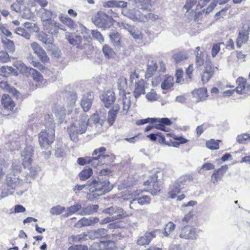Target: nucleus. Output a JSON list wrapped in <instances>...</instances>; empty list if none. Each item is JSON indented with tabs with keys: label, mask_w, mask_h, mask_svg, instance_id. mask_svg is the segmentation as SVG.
<instances>
[{
	"label": "nucleus",
	"mask_w": 250,
	"mask_h": 250,
	"mask_svg": "<svg viewBox=\"0 0 250 250\" xmlns=\"http://www.w3.org/2000/svg\"><path fill=\"white\" fill-rule=\"evenodd\" d=\"M79 120L73 123L68 128V131L71 140L73 142L78 141V135L84 133L87 130L88 124V116L85 113H81Z\"/></svg>",
	"instance_id": "obj_1"
},
{
	"label": "nucleus",
	"mask_w": 250,
	"mask_h": 250,
	"mask_svg": "<svg viewBox=\"0 0 250 250\" xmlns=\"http://www.w3.org/2000/svg\"><path fill=\"white\" fill-rule=\"evenodd\" d=\"M7 188L4 189L1 193V196L4 198L9 195L14 194L15 190L20 188L23 184L22 182L16 177L15 173L9 172L6 176Z\"/></svg>",
	"instance_id": "obj_2"
},
{
	"label": "nucleus",
	"mask_w": 250,
	"mask_h": 250,
	"mask_svg": "<svg viewBox=\"0 0 250 250\" xmlns=\"http://www.w3.org/2000/svg\"><path fill=\"white\" fill-rule=\"evenodd\" d=\"M90 189L91 192L102 191L101 195L104 194L110 191L112 188V185H110L107 179H91L90 180Z\"/></svg>",
	"instance_id": "obj_3"
},
{
	"label": "nucleus",
	"mask_w": 250,
	"mask_h": 250,
	"mask_svg": "<svg viewBox=\"0 0 250 250\" xmlns=\"http://www.w3.org/2000/svg\"><path fill=\"white\" fill-rule=\"evenodd\" d=\"M148 123H153L155 128L165 131L166 125H170L172 124V122L167 118H147L139 120L136 124L137 125H142Z\"/></svg>",
	"instance_id": "obj_4"
},
{
	"label": "nucleus",
	"mask_w": 250,
	"mask_h": 250,
	"mask_svg": "<svg viewBox=\"0 0 250 250\" xmlns=\"http://www.w3.org/2000/svg\"><path fill=\"white\" fill-rule=\"evenodd\" d=\"M130 82L132 84H134L133 94L136 99L139 97L142 94H145V81L143 78H140L136 72L131 73Z\"/></svg>",
	"instance_id": "obj_5"
},
{
	"label": "nucleus",
	"mask_w": 250,
	"mask_h": 250,
	"mask_svg": "<svg viewBox=\"0 0 250 250\" xmlns=\"http://www.w3.org/2000/svg\"><path fill=\"white\" fill-rule=\"evenodd\" d=\"M55 139V130L51 127L47 130H43L39 134V141L42 148H47L52 144Z\"/></svg>",
	"instance_id": "obj_6"
},
{
	"label": "nucleus",
	"mask_w": 250,
	"mask_h": 250,
	"mask_svg": "<svg viewBox=\"0 0 250 250\" xmlns=\"http://www.w3.org/2000/svg\"><path fill=\"white\" fill-rule=\"evenodd\" d=\"M122 14L132 20L134 21L146 22L147 21V18L145 15L142 14L138 9H128L124 8L122 10Z\"/></svg>",
	"instance_id": "obj_7"
},
{
	"label": "nucleus",
	"mask_w": 250,
	"mask_h": 250,
	"mask_svg": "<svg viewBox=\"0 0 250 250\" xmlns=\"http://www.w3.org/2000/svg\"><path fill=\"white\" fill-rule=\"evenodd\" d=\"M108 19V17L107 15L102 12H98L97 14L92 18V21L97 27L105 29L110 27Z\"/></svg>",
	"instance_id": "obj_8"
},
{
	"label": "nucleus",
	"mask_w": 250,
	"mask_h": 250,
	"mask_svg": "<svg viewBox=\"0 0 250 250\" xmlns=\"http://www.w3.org/2000/svg\"><path fill=\"white\" fill-rule=\"evenodd\" d=\"M104 213L109 214L114 221L121 219L126 216V212L121 208L112 206L103 210Z\"/></svg>",
	"instance_id": "obj_9"
},
{
	"label": "nucleus",
	"mask_w": 250,
	"mask_h": 250,
	"mask_svg": "<svg viewBox=\"0 0 250 250\" xmlns=\"http://www.w3.org/2000/svg\"><path fill=\"white\" fill-rule=\"evenodd\" d=\"M34 155V149L31 146H27L21 152V156L22 158V165L24 167H29L32 162Z\"/></svg>",
	"instance_id": "obj_10"
},
{
	"label": "nucleus",
	"mask_w": 250,
	"mask_h": 250,
	"mask_svg": "<svg viewBox=\"0 0 250 250\" xmlns=\"http://www.w3.org/2000/svg\"><path fill=\"white\" fill-rule=\"evenodd\" d=\"M66 39L70 44L76 48L83 50L85 48V43H83V38L81 36L76 35L72 33L66 35Z\"/></svg>",
	"instance_id": "obj_11"
},
{
	"label": "nucleus",
	"mask_w": 250,
	"mask_h": 250,
	"mask_svg": "<svg viewBox=\"0 0 250 250\" xmlns=\"http://www.w3.org/2000/svg\"><path fill=\"white\" fill-rule=\"evenodd\" d=\"M31 47L42 62L44 63L48 62L49 58L46 53L38 43L33 42L31 44Z\"/></svg>",
	"instance_id": "obj_12"
},
{
	"label": "nucleus",
	"mask_w": 250,
	"mask_h": 250,
	"mask_svg": "<svg viewBox=\"0 0 250 250\" xmlns=\"http://www.w3.org/2000/svg\"><path fill=\"white\" fill-rule=\"evenodd\" d=\"M144 185H149L152 187V194L155 195L158 193L161 190V186L162 182L159 180H157V176L154 175L152 177L150 178L149 180L145 181L144 184Z\"/></svg>",
	"instance_id": "obj_13"
},
{
	"label": "nucleus",
	"mask_w": 250,
	"mask_h": 250,
	"mask_svg": "<svg viewBox=\"0 0 250 250\" xmlns=\"http://www.w3.org/2000/svg\"><path fill=\"white\" fill-rule=\"evenodd\" d=\"M158 231V230L156 229L151 232H146L144 236L139 237L137 240V244L141 246L148 245L151 240L156 237V233Z\"/></svg>",
	"instance_id": "obj_14"
},
{
	"label": "nucleus",
	"mask_w": 250,
	"mask_h": 250,
	"mask_svg": "<svg viewBox=\"0 0 250 250\" xmlns=\"http://www.w3.org/2000/svg\"><path fill=\"white\" fill-rule=\"evenodd\" d=\"M197 233L194 229L190 227H184L181 230L180 237L186 239H195L197 238Z\"/></svg>",
	"instance_id": "obj_15"
},
{
	"label": "nucleus",
	"mask_w": 250,
	"mask_h": 250,
	"mask_svg": "<svg viewBox=\"0 0 250 250\" xmlns=\"http://www.w3.org/2000/svg\"><path fill=\"white\" fill-rule=\"evenodd\" d=\"M236 83H238V86L236 87L235 90L237 93L242 94L247 90H250V84L247 83L244 78L239 77L236 80Z\"/></svg>",
	"instance_id": "obj_16"
},
{
	"label": "nucleus",
	"mask_w": 250,
	"mask_h": 250,
	"mask_svg": "<svg viewBox=\"0 0 250 250\" xmlns=\"http://www.w3.org/2000/svg\"><path fill=\"white\" fill-rule=\"evenodd\" d=\"M99 222L100 220L97 217H90L87 218L83 217L75 224V226L77 228H82L83 227L93 226Z\"/></svg>",
	"instance_id": "obj_17"
},
{
	"label": "nucleus",
	"mask_w": 250,
	"mask_h": 250,
	"mask_svg": "<svg viewBox=\"0 0 250 250\" xmlns=\"http://www.w3.org/2000/svg\"><path fill=\"white\" fill-rule=\"evenodd\" d=\"M101 99L105 107L109 108L115 102L116 97L114 92L112 91L109 90L103 94L101 96Z\"/></svg>",
	"instance_id": "obj_18"
},
{
	"label": "nucleus",
	"mask_w": 250,
	"mask_h": 250,
	"mask_svg": "<svg viewBox=\"0 0 250 250\" xmlns=\"http://www.w3.org/2000/svg\"><path fill=\"white\" fill-rule=\"evenodd\" d=\"M1 102L3 107L8 111H10L12 112H14L15 111V104L11 98L8 95H3L1 98Z\"/></svg>",
	"instance_id": "obj_19"
},
{
	"label": "nucleus",
	"mask_w": 250,
	"mask_h": 250,
	"mask_svg": "<svg viewBox=\"0 0 250 250\" xmlns=\"http://www.w3.org/2000/svg\"><path fill=\"white\" fill-rule=\"evenodd\" d=\"M93 100V96L90 93H87L83 96L81 105L84 112L88 111L91 107Z\"/></svg>",
	"instance_id": "obj_20"
},
{
	"label": "nucleus",
	"mask_w": 250,
	"mask_h": 250,
	"mask_svg": "<svg viewBox=\"0 0 250 250\" xmlns=\"http://www.w3.org/2000/svg\"><path fill=\"white\" fill-rule=\"evenodd\" d=\"M88 237L90 239H98L107 237L109 238L107 233V230L105 229H94L88 232Z\"/></svg>",
	"instance_id": "obj_21"
},
{
	"label": "nucleus",
	"mask_w": 250,
	"mask_h": 250,
	"mask_svg": "<svg viewBox=\"0 0 250 250\" xmlns=\"http://www.w3.org/2000/svg\"><path fill=\"white\" fill-rule=\"evenodd\" d=\"M207 88H200L193 91L192 94L193 97L196 99V102L205 101L208 97Z\"/></svg>",
	"instance_id": "obj_22"
},
{
	"label": "nucleus",
	"mask_w": 250,
	"mask_h": 250,
	"mask_svg": "<svg viewBox=\"0 0 250 250\" xmlns=\"http://www.w3.org/2000/svg\"><path fill=\"white\" fill-rule=\"evenodd\" d=\"M52 111L56 117L62 122L66 115V110L64 107L61 104H55L52 108Z\"/></svg>",
	"instance_id": "obj_23"
},
{
	"label": "nucleus",
	"mask_w": 250,
	"mask_h": 250,
	"mask_svg": "<svg viewBox=\"0 0 250 250\" xmlns=\"http://www.w3.org/2000/svg\"><path fill=\"white\" fill-rule=\"evenodd\" d=\"M250 29H243L240 31L237 39V46L240 48L243 43H246L249 39V35L250 34Z\"/></svg>",
	"instance_id": "obj_24"
},
{
	"label": "nucleus",
	"mask_w": 250,
	"mask_h": 250,
	"mask_svg": "<svg viewBox=\"0 0 250 250\" xmlns=\"http://www.w3.org/2000/svg\"><path fill=\"white\" fill-rule=\"evenodd\" d=\"M137 183V178L134 176H130L125 180L123 182L119 184L118 188L119 190H122L127 188H130L136 185Z\"/></svg>",
	"instance_id": "obj_25"
},
{
	"label": "nucleus",
	"mask_w": 250,
	"mask_h": 250,
	"mask_svg": "<svg viewBox=\"0 0 250 250\" xmlns=\"http://www.w3.org/2000/svg\"><path fill=\"white\" fill-rule=\"evenodd\" d=\"M228 167L227 165L223 166L221 167L217 170H215L214 172L211 175V181L213 183L218 182V181L220 180L225 172L227 171Z\"/></svg>",
	"instance_id": "obj_26"
},
{
	"label": "nucleus",
	"mask_w": 250,
	"mask_h": 250,
	"mask_svg": "<svg viewBox=\"0 0 250 250\" xmlns=\"http://www.w3.org/2000/svg\"><path fill=\"white\" fill-rule=\"evenodd\" d=\"M120 109V105L115 104L108 111L107 122L110 125H112L114 123Z\"/></svg>",
	"instance_id": "obj_27"
},
{
	"label": "nucleus",
	"mask_w": 250,
	"mask_h": 250,
	"mask_svg": "<svg viewBox=\"0 0 250 250\" xmlns=\"http://www.w3.org/2000/svg\"><path fill=\"white\" fill-rule=\"evenodd\" d=\"M1 43L5 51L9 53H13L15 50V45L13 41L6 38L5 37H2Z\"/></svg>",
	"instance_id": "obj_28"
},
{
	"label": "nucleus",
	"mask_w": 250,
	"mask_h": 250,
	"mask_svg": "<svg viewBox=\"0 0 250 250\" xmlns=\"http://www.w3.org/2000/svg\"><path fill=\"white\" fill-rule=\"evenodd\" d=\"M127 2L124 1L116 0H109L104 4L105 7H123L125 8L127 6Z\"/></svg>",
	"instance_id": "obj_29"
},
{
	"label": "nucleus",
	"mask_w": 250,
	"mask_h": 250,
	"mask_svg": "<svg viewBox=\"0 0 250 250\" xmlns=\"http://www.w3.org/2000/svg\"><path fill=\"white\" fill-rule=\"evenodd\" d=\"M10 74H13L14 75H18V72L16 69L11 66H2L0 68V77H7Z\"/></svg>",
	"instance_id": "obj_30"
},
{
	"label": "nucleus",
	"mask_w": 250,
	"mask_h": 250,
	"mask_svg": "<svg viewBox=\"0 0 250 250\" xmlns=\"http://www.w3.org/2000/svg\"><path fill=\"white\" fill-rule=\"evenodd\" d=\"M99 208L98 205H91L82 208L79 214L81 215H90L96 212Z\"/></svg>",
	"instance_id": "obj_31"
},
{
	"label": "nucleus",
	"mask_w": 250,
	"mask_h": 250,
	"mask_svg": "<svg viewBox=\"0 0 250 250\" xmlns=\"http://www.w3.org/2000/svg\"><path fill=\"white\" fill-rule=\"evenodd\" d=\"M157 69V65L153 61L148 62L147 64V69L145 73L146 78L151 77Z\"/></svg>",
	"instance_id": "obj_32"
},
{
	"label": "nucleus",
	"mask_w": 250,
	"mask_h": 250,
	"mask_svg": "<svg viewBox=\"0 0 250 250\" xmlns=\"http://www.w3.org/2000/svg\"><path fill=\"white\" fill-rule=\"evenodd\" d=\"M82 208V206L80 204H77L73 206H71L70 207H67L66 209L65 208V213L63 214L62 216L64 217H68L75 213L77 212L78 211L80 210Z\"/></svg>",
	"instance_id": "obj_33"
},
{
	"label": "nucleus",
	"mask_w": 250,
	"mask_h": 250,
	"mask_svg": "<svg viewBox=\"0 0 250 250\" xmlns=\"http://www.w3.org/2000/svg\"><path fill=\"white\" fill-rule=\"evenodd\" d=\"M25 68L29 74L32 75L34 80L38 82H42L43 80V77L39 72L30 67L25 66Z\"/></svg>",
	"instance_id": "obj_34"
},
{
	"label": "nucleus",
	"mask_w": 250,
	"mask_h": 250,
	"mask_svg": "<svg viewBox=\"0 0 250 250\" xmlns=\"http://www.w3.org/2000/svg\"><path fill=\"white\" fill-rule=\"evenodd\" d=\"M92 174V169L89 167H85L79 173V177L81 181H85L90 178Z\"/></svg>",
	"instance_id": "obj_35"
},
{
	"label": "nucleus",
	"mask_w": 250,
	"mask_h": 250,
	"mask_svg": "<svg viewBox=\"0 0 250 250\" xmlns=\"http://www.w3.org/2000/svg\"><path fill=\"white\" fill-rule=\"evenodd\" d=\"M193 180V178L190 175H185L181 176L175 182L180 187L183 188V186L188 184Z\"/></svg>",
	"instance_id": "obj_36"
},
{
	"label": "nucleus",
	"mask_w": 250,
	"mask_h": 250,
	"mask_svg": "<svg viewBox=\"0 0 250 250\" xmlns=\"http://www.w3.org/2000/svg\"><path fill=\"white\" fill-rule=\"evenodd\" d=\"M102 50L105 58L106 59L113 58L115 56V52L108 45H104Z\"/></svg>",
	"instance_id": "obj_37"
},
{
	"label": "nucleus",
	"mask_w": 250,
	"mask_h": 250,
	"mask_svg": "<svg viewBox=\"0 0 250 250\" xmlns=\"http://www.w3.org/2000/svg\"><path fill=\"white\" fill-rule=\"evenodd\" d=\"M182 188V187H180L179 185L177 184L176 182H175L173 185L170 187L168 192L170 197L172 199L176 198L177 194L180 192V189Z\"/></svg>",
	"instance_id": "obj_38"
},
{
	"label": "nucleus",
	"mask_w": 250,
	"mask_h": 250,
	"mask_svg": "<svg viewBox=\"0 0 250 250\" xmlns=\"http://www.w3.org/2000/svg\"><path fill=\"white\" fill-rule=\"evenodd\" d=\"M173 84V78L169 76L164 80L161 83V87L164 90H167L171 88Z\"/></svg>",
	"instance_id": "obj_39"
},
{
	"label": "nucleus",
	"mask_w": 250,
	"mask_h": 250,
	"mask_svg": "<svg viewBox=\"0 0 250 250\" xmlns=\"http://www.w3.org/2000/svg\"><path fill=\"white\" fill-rule=\"evenodd\" d=\"M41 18L42 21H48L49 24L50 23V19L52 17V13L50 11L47 10L44 8H42L40 11Z\"/></svg>",
	"instance_id": "obj_40"
},
{
	"label": "nucleus",
	"mask_w": 250,
	"mask_h": 250,
	"mask_svg": "<svg viewBox=\"0 0 250 250\" xmlns=\"http://www.w3.org/2000/svg\"><path fill=\"white\" fill-rule=\"evenodd\" d=\"M65 211V208L61 205L52 207L50 209V213L53 215H60Z\"/></svg>",
	"instance_id": "obj_41"
},
{
	"label": "nucleus",
	"mask_w": 250,
	"mask_h": 250,
	"mask_svg": "<svg viewBox=\"0 0 250 250\" xmlns=\"http://www.w3.org/2000/svg\"><path fill=\"white\" fill-rule=\"evenodd\" d=\"M59 18L62 22L65 24L70 28H72L73 27L74 22L73 20L67 16V15H64L61 14L59 15Z\"/></svg>",
	"instance_id": "obj_42"
},
{
	"label": "nucleus",
	"mask_w": 250,
	"mask_h": 250,
	"mask_svg": "<svg viewBox=\"0 0 250 250\" xmlns=\"http://www.w3.org/2000/svg\"><path fill=\"white\" fill-rule=\"evenodd\" d=\"M39 40L45 44L52 43V38L44 33H40L38 35Z\"/></svg>",
	"instance_id": "obj_43"
},
{
	"label": "nucleus",
	"mask_w": 250,
	"mask_h": 250,
	"mask_svg": "<svg viewBox=\"0 0 250 250\" xmlns=\"http://www.w3.org/2000/svg\"><path fill=\"white\" fill-rule=\"evenodd\" d=\"M15 33L20 36H21L26 39L29 40L31 37V34L28 32L25 29L21 27L17 28L15 30Z\"/></svg>",
	"instance_id": "obj_44"
},
{
	"label": "nucleus",
	"mask_w": 250,
	"mask_h": 250,
	"mask_svg": "<svg viewBox=\"0 0 250 250\" xmlns=\"http://www.w3.org/2000/svg\"><path fill=\"white\" fill-rule=\"evenodd\" d=\"M110 40L114 45L118 46L120 42L121 37L119 33L113 32L109 35Z\"/></svg>",
	"instance_id": "obj_45"
},
{
	"label": "nucleus",
	"mask_w": 250,
	"mask_h": 250,
	"mask_svg": "<svg viewBox=\"0 0 250 250\" xmlns=\"http://www.w3.org/2000/svg\"><path fill=\"white\" fill-rule=\"evenodd\" d=\"M24 28L30 34L38 30L36 24L33 22H26L23 24Z\"/></svg>",
	"instance_id": "obj_46"
},
{
	"label": "nucleus",
	"mask_w": 250,
	"mask_h": 250,
	"mask_svg": "<svg viewBox=\"0 0 250 250\" xmlns=\"http://www.w3.org/2000/svg\"><path fill=\"white\" fill-rule=\"evenodd\" d=\"M237 141L239 144H246L250 140V134L244 133L237 136Z\"/></svg>",
	"instance_id": "obj_47"
},
{
	"label": "nucleus",
	"mask_w": 250,
	"mask_h": 250,
	"mask_svg": "<svg viewBox=\"0 0 250 250\" xmlns=\"http://www.w3.org/2000/svg\"><path fill=\"white\" fill-rule=\"evenodd\" d=\"M92 37L100 43H102L104 42V38L102 34L97 30H92L91 31Z\"/></svg>",
	"instance_id": "obj_48"
},
{
	"label": "nucleus",
	"mask_w": 250,
	"mask_h": 250,
	"mask_svg": "<svg viewBox=\"0 0 250 250\" xmlns=\"http://www.w3.org/2000/svg\"><path fill=\"white\" fill-rule=\"evenodd\" d=\"M175 228V225L172 222H168L165 229H164V234L166 236H168L170 233L172 232Z\"/></svg>",
	"instance_id": "obj_49"
},
{
	"label": "nucleus",
	"mask_w": 250,
	"mask_h": 250,
	"mask_svg": "<svg viewBox=\"0 0 250 250\" xmlns=\"http://www.w3.org/2000/svg\"><path fill=\"white\" fill-rule=\"evenodd\" d=\"M218 141H215V140L211 139L210 141L207 142L206 146L211 150L217 149L219 148Z\"/></svg>",
	"instance_id": "obj_50"
},
{
	"label": "nucleus",
	"mask_w": 250,
	"mask_h": 250,
	"mask_svg": "<svg viewBox=\"0 0 250 250\" xmlns=\"http://www.w3.org/2000/svg\"><path fill=\"white\" fill-rule=\"evenodd\" d=\"M10 58L8 52L6 51H0V62L6 63L10 62Z\"/></svg>",
	"instance_id": "obj_51"
},
{
	"label": "nucleus",
	"mask_w": 250,
	"mask_h": 250,
	"mask_svg": "<svg viewBox=\"0 0 250 250\" xmlns=\"http://www.w3.org/2000/svg\"><path fill=\"white\" fill-rule=\"evenodd\" d=\"M188 58L187 54L185 53L180 52L175 54L173 56V59L176 63L180 62L186 60Z\"/></svg>",
	"instance_id": "obj_52"
},
{
	"label": "nucleus",
	"mask_w": 250,
	"mask_h": 250,
	"mask_svg": "<svg viewBox=\"0 0 250 250\" xmlns=\"http://www.w3.org/2000/svg\"><path fill=\"white\" fill-rule=\"evenodd\" d=\"M90 158L91 159L89 161V164H91V165L94 167L102 165L104 163V161H101L100 158H98V156L96 157H90Z\"/></svg>",
	"instance_id": "obj_53"
},
{
	"label": "nucleus",
	"mask_w": 250,
	"mask_h": 250,
	"mask_svg": "<svg viewBox=\"0 0 250 250\" xmlns=\"http://www.w3.org/2000/svg\"><path fill=\"white\" fill-rule=\"evenodd\" d=\"M136 199L138 204L141 205L149 204L151 201L150 197L147 195L143 196Z\"/></svg>",
	"instance_id": "obj_54"
},
{
	"label": "nucleus",
	"mask_w": 250,
	"mask_h": 250,
	"mask_svg": "<svg viewBox=\"0 0 250 250\" xmlns=\"http://www.w3.org/2000/svg\"><path fill=\"white\" fill-rule=\"evenodd\" d=\"M135 40H141L143 39V34L137 28L134 27L130 33Z\"/></svg>",
	"instance_id": "obj_55"
},
{
	"label": "nucleus",
	"mask_w": 250,
	"mask_h": 250,
	"mask_svg": "<svg viewBox=\"0 0 250 250\" xmlns=\"http://www.w3.org/2000/svg\"><path fill=\"white\" fill-rule=\"evenodd\" d=\"M204 53L202 52H196V64L198 66H201L204 64Z\"/></svg>",
	"instance_id": "obj_56"
},
{
	"label": "nucleus",
	"mask_w": 250,
	"mask_h": 250,
	"mask_svg": "<svg viewBox=\"0 0 250 250\" xmlns=\"http://www.w3.org/2000/svg\"><path fill=\"white\" fill-rule=\"evenodd\" d=\"M21 168V163L19 161H15L12 164V165L11 166V169H10V172L11 173L13 172V173H15L18 172Z\"/></svg>",
	"instance_id": "obj_57"
},
{
	"label": "nucleus",
	"mask_w": 250,
	"mask_h": 250,
	"mask_svg": "<svg viewBox=\"0 0 250 250\" xmlns=\"http://www.w3.org/2000/svg\"><path fill=\"white\" fill-rule=\"evenodd\" d=\"M104 244L103 241L94 243L90 248V250H104Z\"/></svg>",
	"instance_id": "obj_58"
},
{
	"label": "nucleus",
	"mask_w": 250,
	"mask_h": 250,
	"mask_svg": "<svg viewBox=\"0 0 250 250\" xmlns=\"http://www.w3.org/2000/svg\"><path fill=\"white\" fill-rule=\"evenodd\" d=\"M123 111L125 112V114L127 113L130 106V100L126 97L123 98Z\"/></svg>",
	"instance_id": "obj_59"
},
{
	"label": "nucleus",
	"mask_w": 250,
	"mask_h": 250,
	"mask_svg": "<svg viewBox=\"0 0 250 250\" xmlns=\"http://www.w3.org/2000/svg\"><path fill=\"white\" fill-rule=\"evenodd\" d=\"M104 244V250H112L115 247V242L113 241H103Z\"/></svg>",
	"instance_id": "obj_60"
},
{
	"label": "nucleus",
	"mask_w": 250,
	"mask_h": 250,
	"mask_svg": "<svg viewBox=\"0 0 250 250\" xmlns=\"http://www.w3.org/2000/svg\"><path fill=\"white\" fill-rule=\"evenodd\" d=\"M85 188L87 189H90V180L86 183V184L84 185H77L75 186L73 189L74 191L76 192V191L77 190L78 191H80L82 190L83 188Z\"/></svg>",
	"instance_id": "obj_61"
},
{
	"label": "nucleus",
	"mask_w": 250,
	"mask_h": 250,
	"mask_svg": "<svg viewBox=\"0 0 250 250\" xmlns=\"http://www.w3.org/2000/svg\"><path fill=\"white\" fill-rule=\"evenodd\" d=\"M138 7L143 10L150 11L151 9V4L148 2L142 1L139 3Z\"/></svg>",
	"instance_id": "obj_62"
},
{
	"label": "nucleus",
	"mask_w": 250,
	"mask_h": 250,
	"mask_svg": "<svg viewBox=\"0 0 250 250\" xmlns=\"http://www.w3.org/2000/svg\"><path fill=\"white\" fill-rule=\"evenodd\" d=\"M91 158L90 157H80L77 159V163L81 166H83L87 164H89V161L91 160Z\"/></svg>",
	"instance_id": "obj_63"
},
{
	"label": "nucleus",
	"mask_w": 250,
	"mask_h": 250,
	"mask_svg": "<svg viewBox=\"0 0 250 250\" xmlns=\"http://www.w3.org/2000/svg\"><path fill=\"white\" fill-rule=\"evenodd\" d=\"M223 43H218L213 45L211 49V55L212 57H215L220 50V45Z\"/></svg>",
	"instance_id": "obj_64"
}]
</instances>
